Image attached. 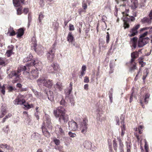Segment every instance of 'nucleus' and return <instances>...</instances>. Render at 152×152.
I'll list each match as a JSON object with an SVG mask.
<instances>
[{
    "label": "nucleus",
    "mask_w": 152,
    "mask_h": 152,
    "mask_svg": "<svg viewBox=\"0 0 152 152\" xmlns=\"http://www.w3.org/2000/svg\"><path fill=\"white\" fill-rule=\"evenodd\" d=\"M148 34V32L147 31L145 32L140 36V38H145L146 37H145Z\"/></svg>",
    "instance_id": "obj_45"
},
{
    "label": "nucleus",
    "mask_w": 152,
    "mask_h": 152,
    "mask_svg": "<svg viewBox=\"0 0 152 152\" xmlns=\"http://www.w3.org/2000/svg\"><path fill=\"white\" fill-rule=\"evenodd\" d=\"M69 129L72 131H76L77 128V124L73 120L69 121L68 123Z\"/></svg>",
    "instance_id": "obj_10"
},
{
    "label": "nucleus",
    "mask_w": 152,
    "mask_h": 152,
    "mask_svg": "<svg viewBox=\"0 0 152 152\" xmlns=\"http://www.w3.org/2000/svg\"><path fill=\"white\" fill-rule=\"evenodd\" d=\"M9 62L8 59L4 58H0V65L5 66Z\"/></svg>",
    "instance_id": "obj_17"
},
{
    "label": "nucleus",
    "mask_w": 152,
    "mask_h": 152,
    "mask_svg": "<svg viewBox=\"0 0 152 152\" xmlns=\"http://www.w3.org/2000/svg\"><path fill=\"white\" fill-rule=\"evenodd\" d=\"M130 32V33L129 34V36L130 37L134 36L137 34V31L133 28L131 30Z\"/></svg>",
    "instance_id": "obj_24"
},
{
    "label": "nucleus",
    "mask_w": 152,
    "mask_h": 152,
    "mask_svg": "<svg viewBox=\"0 0 152 152\" xmlns=\"http://www.w3.org/2000/svg\"><path fill=\"white\" fill-rule=\"evenodd\" d=\"M145 0H142L141 1L140 3V6L141 7H144L145 5Z\"/></svg>",
    "instance_id": "obj_43"
},
{
    "label": "nucleus",
    "mask_w": 152,
    "mask_h": 152,
    "mask_svg": "<svg viewBox=\"0 0 152 152\" xmlns=\"http://www.w3.org/2000/svg\"><path fill=\"white\" fill-rule=\"evenodd\" d=\"M42 132L44 135L48 138L50 137V133L48 131L45 127L44 126H43L42 127Z\"/></svg>",
    "instance_id": "obj_19"
},
{
    "label": "nucleus",
    "mask_w": 152,
    "mask_h": 152,
    "mask_svg": "<svg viewBox=\"0 0 152 152\" xmlns=\"http://www.w3.org/2000/svg\"><path fill=\"white\" fill-rule=\"evenodd\" d=\"M137 37H135L131 39V42H137Z\"/></svg>",
    "instance_id": "obj_53"
},
{
    "label": "nucleus",
    "mask_w": 152,
    "mask_h": 152,
    "mask_svg": "<svg viewBox=\"0 0 152 152\" xmlns=\"http://www.w3.org/2000/svg\"><path fill=\"white\" fill-rule=\"evenodd\" d=\"M29 69V66H21L18 67L17 71H12L8 77L10 78L15 76L16 77H18L20 75V72L22 70H28Z\"/></svg>",
    "instance_id": "obj_4"
},
{
    "label": "nucleus",
    "mask_w": 152,
    "mask_h": 152,
    "mask_svg": "<svg viewBox=\"0 0 152 152\" xmlns=\"http://www.w3.org/2000/svg\"><path fill=\"white\" fill-rule=\"evenodd\" d=\"M121 135L122 137H123L125 134V125L123 124V125L121 126Z\"/></svg>",
    "instance_id": "obj_32"
},
{
    "label": "nucleus",
    "mask_w": 152,
    "mask_h": 152,
    "mask_svg": "<svg viewBox=\"0 0 152 152\" xmlns=\"http://www.w3.org/2000/svg\"><path fill=\"white\" fill-rule=\"evenodd\" d=\"M53 85V81L52 80L46 78L45 83H44V86H45L48 88H51Z\"/></svg>",
    "instance_id": "obj_14"
},
{
    "label": "nucleus",
    "mask_w": 152,
    "mask_h": 152,
    "mask_svg": "<svg viewBox=\"0 0 152 152\" xmlns=\"http://www.w3.org/2000/svg\"><path fill=\"white\" fill-rule=\"evenodd\" d=\"M84 147L86 148L89 149H91V143L88 141H86L83 143Z\"/></svg>",
    "instance_id": "obj_21"
},
{
    "label": "nucleus",
    "mask_w": 152,
    "mask_h": 152,
    "mask_svg": "<svg viewBox=\"0 0 152 152\" xmlns=\"http://www.w3.org/2000/svg\"><path fill=\"white\" fill-rule=\"evenodd\" d=\"M131 1L134 7L137 8V0H131Z\"/></svg>",
    "instance_id": "obj_37"
},
{
    "label": "nucleus",
    "mask_w": 152,
    "mask_h": 152,
    "mask_svg": "<svg viewBox=\"0 0 152 152\" xmlns=\"http://www.w3.org/2000/svg\"><path fill=\"white\" fill-rule=\"evenodd\" d=\"M13 3L14 6L15 7H18L20 5V3L19 0H13Z\"/></svg>",
    "instance_id": "obj_30"
},
{
    "label": "nucleus",
    "mask_w": 152,
    "mask_h": 152,
    "mask_svg": "<svg viewBox=\"0 0 152 152\" xmlns=\"http://www.w3.org/2000/svg\"><path fill=\"white\" fill-rule=\"evenodd\" d=\"M32 64L36 67V69L32 70L28 78L30 79L34 80L38 77L39 70L41 69L42 65L41 62L37 60L34 61Z\"/></svg>",
    "instance_id": "obj_1"
},
{
    "label": "nucleus",
    "mask_w": 152,
    "mask_h": 152,
    "mask_svg": "<svg viewBox=\"0 0 152 152\" xmlns=\"http://www.w3.org/2000/svg\"><path fill=\"white\" fill-rule=\"evenodd\" d=\"M28 8H24L23 10V12L25 14H27L28 12Z\"/></svg>",
    "instance_id": "obj_59"
},
{
    "label": "nucleus",
    "mask_w": 152,
    "mask_h": 152,
    "mask_svg": "<svg viewBox=\"0 0 152 152\" xmlns=\"http://www.w3.org/2000/svg\"><path fill=\"white\" fill-rule=\"evenodd\" d=\"M60 104L61 105H65L66 104V102L65 100L62 98L60 102Z\"/></svg>",
    "instance_id": "obj_49"
},
{
    "label": "nucleus",
    "mask_w": 152,
    "mask_h": 152,
    "mask_svg": "<svg viewBox=\"0 0 152 152\" xmlns=\"http://www.w3.org/2000/svg\"><path fill=\"white\" fill-rule=\"evenodd\" d=\"M24 34V30L22 28H20L18 30V34L17 35V37H20L22 36Z\"/></svg>",
    "instance_id": "obj_26"
},
{
    "label": "nucleus",
    "mask_w": 152,
    "mask_h": 152,
    "mask_svg": "<svg viewBox=\"0 0 152 152\" xmlns=\"http://www.w3.org/2000/svg\"><path fill=\"white\" fill-rule=\"evenodd\" d=\"M5 85L4 84L2 87L0 88V90L2 93L4 95L5 94Z\"/></svg>",
    "instance_id": "obj_35"
},
{
    "label": "nucleus",
    "mask_w": 152,
    "mask_h": 152,
    "mask_svg": "<svg viewBox=\"0 0 152 152\" xmlns=\"http://www.w3.org/2000/svg\"><path fill=\"white\" fill-rule=\"evenodd\" d=\"M55 87L58 89L60 91L62 90L63 87L61 85V83H60L58 82L55 86Z\"/></svg>",
    "instance_id": "obj_29"
},
{
    "label": "nucleus",
    "mask_w": 152,
    "mask_h": 152,
    "mask_svg": "<svg viewBox=\"0 0 152 152\" xmlns=\"http://www.w3.org/2000/svg\"><path fill=\"white\" fill-rule=\"evenodd\" d=\"M46 78L43 77H40L37 80V82L38 85H43L44 86V83L45 81Z\"/></svg>",
    "instance_id": "obj_18"
},
{
    "label": "nucleus",
    "mask_w": 152,
    "mask_h": 152,
    "mask_svg": "<svg viewBox=\"0 0 152 152\" xmlns=\"http://www.w3.org/2000/svg\"><path fill=\"white\" fill-rule=\"evenodd\" d=\"M25 101L24 99H19V97H18L14 101V104L15 105L20 104L24 105L25 102Z\"/></svg>",
    "instance_id": "obj_15"
},
{
    "label": "nucleus",
    "mask_w": 152,
    "mask_h": 152,
    "mask_svg": "<svg viewBox=\"0 0 152 152\" xmlns=\"http://www.w3.org/2000/svg\"><path fill=\"white\" fill-rule=\"evenodd\" d=\"M30 68L29 67V69H28V70H23L24 72H23V74L27 76L28 78V77L29 76L30 74L28 72L29 71ZM23 71V70H22Z\"/></svg>",
    "instance_id": "obj_36"
},
{
    "label": "nucleus",
    "mask_w": 152,
    "mask_h": 152,
    "mask_svg": "<svg viewBox=\"0 0 152 152\" xmlns=\"http://www.w3.org/2000/svg\"><path fill=\"white\" fill-rule=\"evenodd\" d=\"M132 144L131 142H127L126 143V145L127 149V152H130V149L132 147Z\"/></svg>",
    "instance_id": "obj_28"
},
{
    "label": "nucleus",
    "mask_w": 152,
    "mask_h": 152,
    "mask_svg": "<svg viewBox=\"0 0 152 152\" xmlns=\"http://www.w3.org/2000/svg\"><path fill=\"white\" fill-rule=\"evenodd\" d=\"M67 40L69 42H71L73 44L74 37L71 32H69L67 36Z\"/></svg>",
    "instance_id": "obj_25"
},
{
    "label": "nucleus",
    "mask_w": 152,
    "mask_h": 152,
    "mask_svg": "<svg viewBox=\"0 0 152 152\" xmlns=\"http://www.w3.org/2000/svg\"><path fill=\"white\" fill-rule=\"evenodd\" d=\"M22 8H19L17 9V14L18 15H20L22 14Z\"/></svg>",
    "instance_id": "obj_46"
},
{
    "label": "nucleus",
    "mask_w": 152,
    "mask_h": 152,
    "mask_svg": "<svg viewBox=\"0 0 152 152\" xmlns=\"http://www.w3.org/2000/svg\"><path fill=\"white\" fill-rule=\"evenodd\" d=\"M87 121L86 120H83V122L80 124V130L81 132L83 134H85L87 131L88 129Z\"/></svg>",
    "instance_id": "obj_7"
},
{
    "label": "nucleus",
    "mask_w": 152,
    "mask_h": 152,
    "mask_svg": "<svg viewBox=\"0 0 152 152\" xmlns=\"http://www.w3.org/2000/svg\"><path fill=\"white\" fill-rule=\"evenodd\" d=\"M58 121L60 124L63 123H66L69 120L68 116L66 114V112L63 114L60 115L58 117Z\"/></svg>",
    "instance_id": "obj_8"
},
{
    "label": "nucleus",
    "mask_w": 152,
    "mask_h": 152,
    "mask_svg": "<svg viewBox=\"0 0 152 152\" xmlns=\"http://www.w3.org/2000/svg\"><path fill=\"white\" fill-rule=\"evenodd\" d=\"M113 147L114 149L115 150H116L117 149V144L116 143V141L115 140H114L113 141Z\"/></svg>",
    "instance_id": "obj_41"
},
{
    "label": "nucleus",
    "mask_w": 152,
    "mask_h": 152,
    "mask_svg": "<svg viewBox=\"0 0 152 152\" xmlns=\"http://www.w3.org/2000/svg\"><path fill=\"white\" fill-rule=\"evenodd\" d=\"M125 16V18H126V19L128 20V21L129 20H131L132 21H133L135 20V18L132 16L131 17H130L129 18H128L126 17L127 16H128V15H126L125 14H124Z\"/></svg>",
    "instance_id": "obj_42"
},
{
    "label": "nucleus",
    "mask_w": 152,
    "mask_h": 152,
    "mask_svg": "<svg viewBox=\"0 0 152 152\" xmlns=\"http://www.w3.org/2000/svg\"><path fill=\"white\" fill-rule=\"evenodd\" d=\"M49 73L55 74L57 77L59 76L62 74V71L58 64L56 63H53L48 68Z\"/></svg>",
    "instance_id": "obj_2"
},
{
    "label": "nucleus",
    "mask_w": 152,
    "mask_h": 152,
    "mask_svg": "<svg viewBox=\"0 0 152 152\" xmlns=\"http://www.w3.org/2000/svg\"><path fill=\"white\" fill-rule=\"evenodd\" d=\"M149 18L148 17H145L143 18L141 20V22L142 24H150L151 23L152 17Z\"/></svg>",
    "instance_id": "obj_13"
},
{
    "label": "nucleus",
    "mask_w": 152,
    "mask_h": 152,
    "mask_svg": "<svg viewBox=\"0 0 152 152\" xmlns=\"http://www.w3.org/2000/svg\"><path fill=\"white\" fill-rule=\"evenodd\" d=\"M65 112V108L61 106L56 108L53 110V114L56 118H58L60 115L63 114Z\"/></svg>",
    "instance_id": "obj_6"
},
{
    "label": "nucleus",
    "mask_w": 152,
    "mask_h": 152,
    "mask_svg": "<svg viewBox=\"0 0 152 152\" xmlns=\"http://www.w3.org/2000/svg\"><path fill=\"white\" fill-rule=\"evenodd\" d=\"M132 46L134 47V48H135L137 46V42H131Z\"/></svg>",
    "instance_id": "obj_55"
},
{
    "label": "nucleus",
    "mask_w": 152,
    "mask_h": 152,
    "mask_svg": "<svg viewBox=\"0 0 152 152\" xmlns=\"http://www.w3.org/2000/svg\"><path fill=\"white\" fill-rule=\"evenodd\" d=\"M143 127L142 126H140L137 128V129L139 131V132L140 134H141L142 132L141 131V129H142Z\"/></svg>",
    "instance_id": "obj_52"
},
{
    "label": "nucleus",
    "mask_w": 152,
    "mask_h": 152,
    "mask_svg": "<svg viewBox=\"0 0 152 152\" xmlns=\"http://www.w3.org/2000/svg\"><path fill=\"white\" fill-rule=\"evenodd\" d=\"M69 29L70 30H74V26L72 24H70L69 26Z\"/></svg>",
    "instance_id": "obj_56"
},
{
    "label": "nucleus",
    "mask_w": 152,
    "mask_h": 152,
    "mask_svg": "<svg viewBox=\"0 0 152 152\" xmlns=\"http://www.w3.org/2000/svg\"><path fill=\"white\" fill-rule=\"evenodd\" d=\"M53 142L57 145H59L60 142V141L59 140L57 139L56 138L53 140Z\"/></svg>",
    "instance_id": "obj_44"
},
{
    "label": "nucleus",
    "mask_w": 152,
    "mask_h": 152,
    "mask_svg": "<svg viewBox=\"0 0 152 152\" xmlns=\"http://www.w3.org/2000/svg\"><path fill=\"white\" fill-rule=\"evenodd\" d=\"M88 84H85L84 86V88L86 90H87L88 88Z\"/></svg>",
    "instance_id": "obj_64"
},
{
    "label": "nucleus",
    "mask_w": 152,
    "mask_h": 152,
    "mask_svg": "<svg viewBox=\"0 0 152 152\" xmlns=\"http://www.w3.org/2000/svg\"><path fill=\"white\" fill-rule=\"evenodd\" d=\"M121 6L122 7L123 9L125 10V11H124L122 12L123 15V16L122 18V19L124 22V28H129V24L127 23V22L128 21V20L126 19V18H125L124 14H125L126 15H128V14L127 13L129 11V9L128 8L126 7V5H123Z\"/></svg>",
    "instance_id": "obj_5"
},
{
    "label": "nucleus",
    "mask_w": 152,
    "mask_h": 152,
    "mask_svg": "<svg viewBox=\"0 0 152 152\" xmlns=\"http://www.w3.org/2000/svg\"><path fill=\"white\" fill-rule=\"evenodd\" d=\"M86 67L85 65H83L82 67V71L85 72L86 70Z\"/></svg>",
    "instance_id": "obj_63"
},
{
    "label": "nucleus",
    "mask_w": 152,
    "mask_h": 152,
    "mask_svg": "<svg viewBox=\"0 0 152 152\" xmlns=\"http://www.w3.org/2000/svg\"><path fill=\"white\" fill-rule=\"evenodd\" d=\"M7 89L9 92L12 91L14 90V88L11 86H9L8 87Z\"/></svg>",
    "instance_id": "obj_54"
},
{
    "label": "nucleus",
    "mask_w": 152,
    "mask_h": 152,
    "mask_svg": "<svg viewBox=\"0 0 152 152\" xmlns=\"http://www.w3.org/2000/svg\"><path fill=\"white\" fill-rule=\"evenodd\" d=\"M1 112V114L0 115V118L3 117L6 113V111L5 109H4L2 110Z\"/></svg>",
    "instance_id": "obj_40"
},
{
    "label": "nucleus",
    "mask_w": 152,
    "mask_h": 152,
    "mask_svg": "<svg viewBox=\"0 0 152 152\" xmlns=\"http://www.w3.org/2000/svg\"><path fill=\"white\" fill-rule=\"evenodd\" d=\"M57 45V43L56 42H55L53 45L52 46V47L51 48V50H52L53 51H54V52L55 53V50L56 49V46Z\"/></svg>",
    "instance_id": "obj_38"
},
{
    "label": "nucleus",
    "mask_w": 152,
    "mask_h": 152,
    "mask_svg": "<svg viewBox=\"0 0 152 152\" xmlns=\"http://www.w3.org/2000/svg\"><path fill=\"white\" fill-rule=\"evenodd\" d=\"M107 35H106V42L107 43H109V34L108 32H107Z\"/></svg>",
    "instance_id": "obj_50"
},
{
    "label": "nucleus",
    "mask_w": 152,
    "mask_h": 152,
    "mask_svg": "<svg viewBox=\"0 0 152 152\" xmlns=\"http://www.w3.org/2000/svg\"><path fill=\"white\" fill-rule=\"evenodd\" d=\"M12 49L11 50H7L6 52V53H5V55L7 57H9L12 55Z\"/></svg>",
    "instance_id": "obj_33"
},
{
    "label": "nucleus",
    "mask_w": 152,
    "mask_h": 152,
    "mask_svg": "<svg viewBox=\"0 0 152 152\" xmlns=\"http://www.w3.org/2000/svg\"><path fill=\"white\" fill-rule=\"evenodd\" d=\"M140 27V24H137L133 28L135 30H136L137 31V29H138Z\"/></svg>",
    "instance_id": "obj_60"
},
{
    "label": "nucleus",
    "mask_w": 152,
    "mask_h": 152,
    "mask_svg": "<svg viewBox=\"0 0 152 152\" xmlns=\"http://www.w3.org/2000/svg\"><path fill=\"white\" fill-rule=\"evenodd\" d=\"M32 58L33 56L32 55L30 54L27 57L24 59V61L25 62H27L28 61H31Z\"/></svg>",
    "instance_id": "obj_31"
},
{
    "label": "nucleus",
    "mask_w": 152,
    "mask_h": 152,
    "mask_svg": "<svg viewBox=\"0 0 152 152\" xmlns=\"http://www.w3.org/2000/svg\"><path fill=\"white\" fill-rule=\"evenodd\" d=\"M89 81V80L88 77L87 76L85 77L84 78V82L85 83H88Z\"/></svg>",
    "instance_id": "obj_51"
},
{
    "label": "nucleus",
    "mask_w": 152,
    "mask_h": 152,
    "mask_svg": "<svg viewBox=\"0 0 152 152\" xmlns=\"http://www.w3.org/2000/svg\"><path fill=\"white\" fill-rule=\"evenodd\" d=\"M46 94L48 96V99L51 101L53 100V92L51 91L48 92Z\"/></svg>",
    "instance_id": "obj_23"
},
{
    "label": "nucleus",
    "mask_w": 152,
    "mask_h": 152,
    "mask_svg": "<svg viewBox=\"0 0 152 152\" xmlns=\"http://www.w3.org/2000/svg\"><path fill=\"white\" fill-rule=\"evenodd\" d=\"M45 121H46L47 127L49 129H52L53 127V125L50 122V120L48 116H45Z\"/></svg>",
    "instance_id": "obj_16"
},
{
    "label": "nucleus",
    "mask_w": 152,
    "mask_h": 152,
    "mask_svg": "<svg viewBox=\"0 0 152 152\" xmlns=\"http://www.w3.org/2000/svg\"><path fill=\"white\" fill-rule=\"evenodd\" d=\"M149 97L150 95L149 94H147L145 95L144 100V102L145 104L148 103Z\"/></svg>",
    "instance_id": "obj_34"
},
{
    "label": "nucleus",
    "mask_w": 152,
    "mask_h": 152,
    "mask_svg": "<svg viewBox=\"0 0 152 152\" xmlns=\"http://www.w3.org/2000/svg\"><path fill=\"white\" fill-rule=\"evenodd\" d=\"M31 42V49L36 52L39 55H42L43 53L44 48L41 46H38L37 48H36L37 42L35 37H33L32 38Z\"/></svg>",
    "instance_id": "obj_3"
},
{
    "label": "nucleus",
    "mask_w": 152,
    "mask_h": 152,
    "mask_svg": "<svg viewBox=\"0 0 152 152\" xmlns=\"http://www.w3.org/2000/svg\"><path fill=\"white\" fill-rule=\"evenodd\" d=\"M149 38L148 37L145 38H139L138 41V46L140 48L142 47L149 42Z\"/></svg>",
    "instance_id": "obj_9"
},
{
    "label": "nucleus",
    "mask_w": 152,
    "mask_h": 152,
    "mask_svg": "<svg viewBox=\"0 0 152 152\" xmlns=\"http://www.w3.org/2000/svg\"><path fill=\"white\" fill-rule=\"evenodd\" d=\"M43 18V14L40 13L39 14V22H41V21L42 19Z\"/></svg>",
    "instance_id": "obj_48"
},
{
    "label": "nucleus",
    "mask_w": 152,
    "mask_h": 152,
    "mask_svg": "<svg viewBox=\"0 0 152 152\" xmlns=\"http://www.w3.org/2000/svg\"><path fill=\"white\" fill-rule=\"evenodd\" d=\"M149 34V35L150 37H152V27L150 30Z\"/></svg>",
    "instance_id": "obj_61"
},
{
    "label": "nucleus",
    "mask_w": 152,
    "mask_h": 152,
    "mask_svg": "<svg viewBox=\"0 0 152 152\" xmlns=\"http://www.w3.org/2000/svg\"><path fill=\"white\" fill-rule=\"evenodd\" d=\"M113 91V90L112 89H111L110 91L109 94V97H113L112 96V92Z\"/></svg>",
    "instance_id": "obj_62"
},
{
    "label": "nucleus",
    "mask_w": 152,
    "mask_h": 152,
    "mask_svg": "<svg viewBox=\"0 0 152 152\" xmlns=\"http://www.w3.org/2000/svg\"><path fill=\"white\" fill-rule=\"evenodd\" d=\"M138 56V52L137 51L133 52L131 54L132 58L135 59L137 58Z\"/></svg>",
    "instance_id": "obj_27"
},
{
    "label": "nucleus",
    "mask_w": 152,
    "mask_h": 152,
    "mask_svg": "<svg viewBox=\"0 0 152 152\" xmlns=\"http://www.w3.org/2000/svg\"><path fill=\"white\" fill-rule=\"evenodd\" d=\"M54 51L50 50L46 54L48 59L50 61H51L53 60L55 56Z\"/></svg>",
    "instance_id": "obj_11"
},
{
    "label": "nucleus",
    "mask_w": 152,
    "mask_h": 152,
    "mask_svg": "<svg viewBox=\"0 0 152 152\" xmlns=\"http://www.w3.org/2000/svg\"><path fill=\"white\" fill-rule=\"evenodd\" d=\"M137 67L135 65H134L132 67L130 68V69L131 71L137 69Z\"/></svg>",
    "instance_id": "obj_57"
},
{
    "label": "nucleus",
    "mask_w": 152,
    "mask_h": 152,
    "mask_svg": "<svg viewBox=\"0 0 152 152\" xmlns=\"http://www.w3.org/2000/svg\"><path fill=\"white\" fill-rule=\"evenodd\" d=\"M87 7L86 3L84 1H83L82 3V7L84 10H86L87 8Z\"/></svg>",
    "instance_id": "obj_47"
},
{
    "label": "nucleus",
    "mask_w": 152,
    "mask_h": 152,
    "mask_svg": "<svg viewBox=\"0 0 152 152\" xmlns=\"http://www.w3.org/2000/svg\"><path fill=\"white\" fill-rule=\"evenodd\" d=\"M23 105L25 107L27 108L28 109H29L31 108L30 105L29 104H25V103Z\"/></svg>",
    "instance_id": "obj_58"
},
{
    "label": "nucleus",
    "mask_w": 152,
    "mask_h": 152,
    "mask_svg": "<svg viewBox=\"0 0 152 152\" xmlns=\"http://www.w3.org/2000/svg\"><path fill=\"white\" fill-rule=\"evenodd\" d=\"M0 148L2 149L6 148L7 150H13V148L12 147L8 145L7 144L5 143L0 144Z\"/></svg>",
    "instance_id": "obj_20"
},
{
    "label": "nucleus",
    "mask_w": 152,
    "mask_h": 152,
    "mask_svg": "<svg viewBox=\"0 0 152 152\" xmlns=\"http://www.w3.org/2000/svg\"><path fill=\"white\" fill-rule=\"evenodd\" d=\"M9 34V35L11 36H14L16 34L15 31L13 30V28L10 26L8 29L7 34Z\"/></svg>",
    "instance_id": "obj_22"
},
{
    "label": "nucleus",
    "mask_w": 152,
    "mask_h": 152,
    "mask_svg": "<svg viewBox=\"0 0 152 152\" xmlns=\"http://www.w3.org/2000/svg\"><path fill=\"white\" fill-rule=\"evenodd\" d=\"M68 134L70 137L74 138L76 137L77 136L76 134L75 133H73L71 132H69Z\"/></svg>",
    "instance_id": "obj_39"
},
{
    "label": "nucleus",
    "mask_w": 152,
    "mask_h": 152,
    "mask_svg": "<svg viewBox=\"0 0 152 152\" xmlns=\"http://www.w3.org/2000/svg\"><path fill=\"white\" fill-rule=\"evenodd\" d=\"M56 131L58 132L59 135L63 136L65 135V132L61 126L59 125H56L55 126Z\"/></svg>",
    "instance_id": "obj_12"
}]
</instances>
